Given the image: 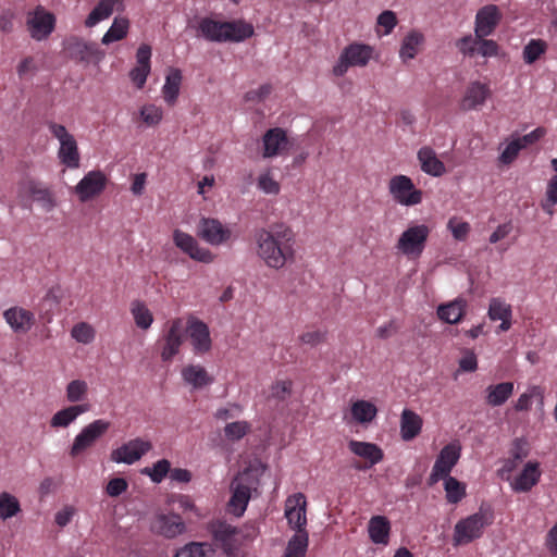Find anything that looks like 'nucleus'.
Returning a JSON list of instances; mask_svg holds the SVG:
<instances>
[{
    "mask_svg": "<svg viewBox=\"0 0 557 557\" xmlns=\"http://www.w3.org/2000/svg\"><path fill=\"white\" fill-rule=\"evenodd\" d=\"M257 256L274 270L283 269L295 259V237L293 231L283 224L270 230L260 228L255 234Z\"/></svg>",
    "mask_w": 557,
    "mask_h": 557,
    "instance_id": "obj_1",
    "label": "nucleus"
},
{
    "mask_svg": "<svg viewBox=\"0 0 557 557\" xmlns=\"http://www.w3.org/2000/svg\"><path fill=\"white\" fill-rule=\"evenodd\" d=\"M198 36L212 42H240L250 38L253 33V26L244 20L231 22H220L209 17L199 21L197 27Z\"/></svg>",
    "mask_w": 557,
    "mask_h": 557,
    "instance_id": "obj_2",
    "label": "nucleus"
},
{
    "mask_svg": "<svg viewBox=\"0 0 557 557\" xmlns=\"http://www.w3.org/2000/svg\"><path fill=\"white\" fill-rule=\"evenodd\" d=\"M494 513L491 507L481 506L476 512L455 524L453 542L455 546L466 545L479 539L485 527L492 524Z\"/></svg>",
    "mask_w": 557,
    "mask_h": 557,
    "instance_id": "obj_3",
    "label": "nucleus"
},
{
    "mask_svg": "<svg viewBox=\"0 0 557 557\" xmlns=\"http://www.w3.org/2000/svg\"><path fill=\"white\" fill-rule=\"evenodd\" d=\"M259 481L251 470H244L232 481L230 490L232 496L228 500V511L236 517H242L251 498L252 491H257Z\"/></svg>",
    "mask_w": 557,
    "mask_h": 557,
    "instance_id": "obj_4",
    "label": "nucleus"
},
{
    "mask_svg": "<svg viewBox=\"0 0 557 557\" xmlns=\"http://www.w3.org/2000/svg\"><path fill=\"white\" fill-rule=\"evenodd\" d=\"M430 232L425 224L410 225L400 234L395 247L404 256L417 259L426 246Z\"/></svg>",
    "mask_w": 557,
    "mask_h": 557,
    "instance_id": "obj_5",
    "label": "nucleus"
},
{
    "mask_svg": "<svg viewBox=\"0 0 557 557\" xmlns=\"http://www.w3.org/2000/svg\"><path fill=\"white\" fill-rule=\"evenodd\" d=\"M48 128L60 143L58 157L61 163L70 169H77L79 166V152L74 136L62 124L50 122Z\"/></svg>",
    "mask_w": 557,
    "mask_h": 557,
    "instance_id": "obj_6",
    "label": "nucleus"
},
{
    "mask_svg": "<svg viewBox=\"0 0 557 557\" xmlns=\"http://www.w3.org/2000/svg\"><path fill=\"white\" fill-rule=\"evenodd\" d=\"M199 238L211 246H222L232 242L234 235L228 225L214 218L202 216L196 228Z\"/></svg>",
    "mask_w": 557,
    "mask_h": 557,
    "instance_id": "obj_7",
    "label": "nucleus"
},
{
    "mask_svg": "<svg viewBox=\"0 0 557 557\" xmlns=\"http://www.w3.org/2000/svg\"><path fill=\"white\" fill-rule=\"evenodd\" d=\"M63 45L67 55L76 62L98 64L104 58V52L97 44L81 37H69Z\"/></svg>",
    "mask_w": 557,
    "mask_h": 557,
    "instance_id": "obj_8",
    "label": "nucleus"
},
{
    "mask_svg": "<svg viewBox=\"0 0 557 557\" xmlns=\"http://www.w3.org/2000/svg\"><path fill=\"white\" fill-rule=\"evenodd\" d=\"M460 454L461 446L456 442L449 443L441 449L428 479L429 486H433L443 478L449 476L460 458Z\"/></svg>",
    "mask_w": 557,
    "mask_h": 557,
    "instance_id": "obj_9",
    "label": "nucleus"
},
{
    "mask_svg": "<svg viewBox=\"0 0 557 557\" xmlns=\"http://www.w3.org/2000/svg\"><path fill=\"white\" fill-rule=\"evenodd\" d=\"M388 191L399 205L411 207L422 201V191L417 189L412 180L407 175H395L388 182Z\"/></svg>",
    "mask_w": 557,
    "mask_h": 557,
    "instance_id": "obj_10",
    "label": "nucleus"
},
{
    "mask_svg": "<svg viewBox=\"0 0 557 557\" xmlns=\"http://www.w3.org/2000/svg\"><path fill=\"white\" fill-rule=\"evenodd\" d=\"M284 516L296 533L307 532V499L302 493H295L286 498Z\"/></svg>",
    "mask_w": 557,
    "mask_h": 557,
    "instance_id": "obj_11",
    "label": "nucleus"
},
{
    "mask_svg": "<svg viewBox=\"0 0 557 557\" xmlns=\"http://www.w3.org/2000/svg\"><path fill=\"white\" fill-rule=\"evenodd\" d=\"M109 428L110 422L102 419L95 420L83 428L74 438L70 449V455L72 457H76L94 446V444L108 431Z\"/></svg>",
    "mask_w": 557,
    "mask_h": 557,
    "instance_id": "obj_12",
    "label": "nucleus"
},
{
    "mask_svg": "<svg viewBox=\"0 0 557 557\" xmlns=\"http://www.w3.org/2000/svg\"><path fill=\"white\" fill-rule=\"evenodd\" d=\"M184 342V325L180 318L168 323L166 330L161 338L160 356L162 361H171L181 349Z\"/></svg>",
    "mask_w": 557,
    "mask_h": 557,
    "instance_id": "obj_13",
    "label": "nucleus"
},
{
    "mask_svg": "<svg viewBox=\"0 0 557 557\" xmlns=\"http://www.w3.org/2000/svg\"><path fill=\"white\" fill-rule=\"evenodd\" d=\"M173 242L182 252L195 261L211 263L215 259V256L208 248L200 246L194 236L178 228L173 232Z\"/></svg>",
    "mask_w": 557,
    "mask_h": 557,
    "instance_id": "obj_14",
    "label": "nucleus"
},
{
    "mask_svg": "<svg viewBox=\"0 0 557 557\" xmlns=\"http://www.w3.org/2000/svg\"><path fill=\"white\" fill-rule=\"evenodd\" d=\"M151 448L152 444L150 441L140 437L133 438L113 449L110 459L115 463L133 465L140 460Z\"/></svg>",
    "mask_w": 557,
    "mask_h": 557,
    "instance_id": "obj_15",
    "label": "nucleus"
},
{
    "mask_svg": "<svg viewBox=\"0 0 557 557\" xmlns=\"http://www.w3.org/2000/svg\"><path fill=\"white\" fill-rule=\"evenodd\" d=\"M149 529L152 533L174 539L183 534L186 530L183 519L175 513H157L150 520Z\"/></svg>",
    "mask_w": 557,
    "mask_h": 557,
    "instance_id": "obj_16",
    "label": "nucleus"
},
{
    "mask_svg": "<svg viewBox=\"0 0 557 557\" xmlns=\"http://www.w3.org/2000/svg\"><path fill=\"white\" fill-rule=\"evenodd\" d=\"M186 331L196 355H205L211 350L212 341L208 325L201 320L189 317Z\"/></svg>",
    "mask_w": 557,
    "mask_h": 557,
    "instance_id": "obj_17",
    "label": "nucleus"
},
{
    "mask_svg": "<svg viewBox=\"0 0 557 557\" xmlns=\"http://www.w3.org/2000/svg\"><path fill=\"white\" fill-rule=\"evenodd\" d=\"M107 176L101 171L88 172L75 186L79 201L87 202L99 196L106 188Z\"/></svg>",
    "mask_w": 557,
    "mask_h": 557,
    "instance_id": "obj_18",
    "label": "nucleus"
},
{
    "mask_svg": "<svg viewBox=\"0 0 557 557\" xmlns=\"http://www.w3.org/2000/svg\"><path fill=\"white\" fill-rule=\"evenodd\" d=\"M503 18L499 8L486 4L478 10L474 18V34L478 37L492 35Z\"/></svg>",
    "mask_w": 557,
    "mask_h": 557,
    "instance_id": "obj_19",
    "label": "nucleus"
},
{
    "mask_svg": "<svg viewBox=\"0 0 557 557\" xmlns=\"http://www.w3.org/2000/svg\"><path fill=\"white\" fill-rule=\"evenodd\" d=\"M492 91L488 84L480 81L470 82L467 86L463 97L460 102V108L463 111L480 110L491 97Z\"/></svg>",
    "mask_w": 557,
    "mask_h": 557,
    "instance_id": "obj_20",
    "label": "nucleus"
},
{
    "mask_svg": "<svg viewBox=\"0 0 557 557\" xmlns=\"http://www.w3.org/2000/svg\"><path fill=\"white\" fill-rule=\"evenodd\" d=\"M20 195H29L37 201L41 208L50 212L57 206L53 194L49 188L35 180H24L18 185Z\"/></svg>",
    "mask_w": 557,
    "mask_h": 557,
    "instance_id": "obj_21",
    "label": "nucleus"
},
{
    "mask_svg": "<svg viewBox=\"0 0 557 557\" xmlns=\"http://www.w3.org/2000/svg\"><path fill=\"white\" fill-rule=\"evenodd\" d=\"M54 22V16L51 13L38 7L27 18L30 36L36 40L45 39L52 33Z\"/></svg>",
    "mask_w": 557,
    "mask_h": 557,
    "instance_id": "obj_22",
    "label": "nucleus"
},
{
    "mask_svg": "<svg viewBox=\"0 0 557 557\" xmlns=\"http://www.w3.org/2000/svg\"><path fill=\"white\" fill-rule=\"evenodd\" d=\"M214 541L221 545L226 555H233L239 547L238 531L226 522H214L211 525Z\"/></svg>",
    "mask_w": 557,
    "mask_h": 557,
    "instance_id": "obj_23",
    "label": "nucleus"
},
{
    "mask_svg": "<svg viewBox=\"0 0 557 557\" xmlns=\"http://www.w3.org/2000/svg\"><path fill=\"white\" fill-rule=\"evenodd\" d=\"M262 157L274 158L287 150L288 138L283 128L275 127L268 129L262 137Z\"/></svg>",
    "mask_w": 557,
    "mask_h": 557,
    "instance_id": "obj_24",
    "label": "nucleus"
},
{
    "mask_svg": "<svg viewBox=\"0 0 557 557\" xmlns=\"http://www.w3.org/2000/svg\"><path fill=\"white\" fill-rule=\"evenodd\" d=\"M5 322L15 333H27L35 323V315L22 307H12L3 312Z\"/></svg>",
    "mask_w": 557,
    "mask_h": 557,
    "instance_id": "obj_25",
    "label": "nucleus"
},
{
    "mask_svg": "<svg viewBox=\"0 0 557 557\" xmlns=\"http://www.w3.org/2000/svg\"><path fill=\"white\" fill-rule=\"evenodd\" d=\"M418 161L421 171L433 177H441L446 173L445 164L438 159L435 150L429 146H423L418 150Z\"/></svg>",
    "mask_w": 557,
    "mask_h": 557,
    "instance_id": "obj_26",
    "label": "nucleus"
},
{
    "mask_svg": "<svg viewBox=\"0 0 557 557\" xmlns=\"http://www.w3.org/2000/svg\"><path fill=\"white\" fill-rule=\"evenodd\" d=\"M123 0H99L97 5L88 14L85 26L94 27L101 21L109 18L114 11H122Z\"/></svg>",
    "mask_w": 557,
    "mask_h": 557,
    "instance_id": "obj_27",
    "label": "nucleus"
},
{
    "mask_svg": "<svg viewBox=\"0 0 557 557\" xmlns=\"http://www.w3.org/2000/svg\"><path fill=\"white\" fill-rule=\"evenodd\" d=\"M541 478V471L537 462H528L522 472L510 483V486L516 492H529L534 485L537 484Z\"/></svg>",
    "mask_w": 557,
    "mask_h": 557,
    "instance_id": "obj_28",
    "label": "nucleus"
},
{
    "mask_svg": "<svg viewBox=\"0 0 557 557\" xmlns=\"http://www.w3.org/2000/svg\"><path fill=\"white\" fill-rule=\"evenodd\" d=\"M391 523L384 516H373L368 523L370 540L376 545L386 546L389 542Z\"/></svg>",
    "mask_w": 557,
    "mask_h": 557,
    "instance_id": "obj_29",
    "label": "nucleus"
},
{
    "mask_svg": "<svg viewBox=\"0 0 557 557\" xmlns=\"http://www.w3.org/2000/svg\"><path fill=\"white\" fill-rule=\"evenodd\" d=\"M422 418L410 409H404L400 414V435L404 441L417 437L422 429Z\"/></svg>",
    "mask_w": 557,
    "mask_h": 557,
    "instance_id": "obj_30",
    "label": "nucleus"
},
{
    "mask_svg": "<svg viewBox=\"0 0 557 557\" xmlns=\"http://www.w3.org/2000/svg\"><path fill=\"white\" fill-rule=\"evenodd\" d=\"M184 382L195 389L212 384L213 377L199 364H188L182 369Z\"/></svg>",
    "mask_w": 557,
    "mask_h": 557,
    "instance_id": "obj_31",
    "label": "nucleus"
},
{
    "mask_svg": "<svg viewBox=\"0 0 557 557\" xmlns=\"http://www.w3.org/2000/svg\"><path fill=\"white\" fill-rule=\"evenodd\" d=\"M90 410L89 404L73 405L62 410L57 411L51 420L50 425L52 428H67L73 423L78 416Z\"/></svg>",
    "mask_w": 557,
    "mask_h": 557,
    "instance_id": "obj_32",
    "label": "nucleus"
},
{
    "mask_svg": "<svg viewBox=\"0 0 557 557\" xmlns=\"http://www.w3.org/2000/svg\"><path fill=\"white\" fill-rule=\"evenodd\" d=\"M183 81L182 71L176 67H170L165 76L164 85L162 86V95L164 101L169 106H173L180 95V89Z\"/></svg>",
    "mask_w": 557,
    "mask_h": 557,
    "instance_id": "obj_33",
    "label": "nucleus"
},
{
    "mask_svg": "<svg viewBox=\"0 0 557 557\" xmlns=\"http://www.w3.org/2000/svg\"><path fill=\"white\" fill-rule=\"evenodd\" d=\"M424 42V36L421 32L412 29L403 39L399 58L403 62H408L416 58L419 52V48Z\"/></svg>",
    "mask_w": 557,
    "mask_h": 557,
    "instance_id": "obj_34",
    "label": "nucleus"
},
{
    "mask_svg": "<svg viewBox=\"0 0 557 557\" xmlns=\"http://www.w3.org/2000/svg\"><path fill=\"white\" fill-rule=\"evenodd\" d=\"M467 301L462 298H457L447 304L440 305L437 308L438 318L449 324L458 323L463 314Z\"/></svg>",
    "mask_w": 557,
    "mask_h": 557,
    "instance_id": "obj_35",
    "label": "nucleus"
},
{
    "mask_svg": "<svg viewBox=\"0 0 557 557\" xmlns=\"http://www.w3.org/2000/svg\"><path fill=\"white\" fill-rule=\"evenodd\" d=\"M513 393V383L503 382L485 388V401L492 407L504 405Z\"/></svg>",
    "mask_w": 557,
    "mask_h": 557,
    "instance_id": "obj_36",
    "label": "nucleus"
},
{
    "mask_svg": "<svg viewBox=\"0 0 557 557\" xmlns=\"http://www.w3.org/2000/svg\"><path fill=\"white\" fill-rule=\"evenodd\" d=\"M488 318L492 321H502L499 329L505 332L511 326V307L499 298H493L488 306Z\"/></svg>",
    "mask_w": 557,
    "mask_h": 557,
    "instance_id": "obj_37",
    "label": "nucleus"
},
{
    "mask_svg": "<svg viewBox=\"0 0 557 557\" xmlns=\"http://www.w3.org/2000/svg\"><path fill=\"white\" fill-rule=\"evenodd\" d=\"M349 449L355 455L369 460L371 466L379 463L383 459L382 449L372 443L350 441Z\"/></svg>",
    "mask_w": 557,
    "mask_h": 557,
    "instance_id": "obj_38",
    "label": "nucleus"
},
{
    "mask_svg": "<svg viewBox=\"0 0 557 557\" xmlns=\"http://www.w3.org/2000/svg\"><path fill=\"white\" fill-rule=\"evenodd\" d=\"M350 414L355 422L366 425L374 420L377 408L371 401L357 400L350 407Z\"/></svg>",
    "mask_w": 557,
    "mask_h": 557,
    "instance_id": "obj_39",
    "label": "nucleus"
},
{
    "mask_svg": "<svg viewBox=\"0 0 557 557\" xmlns=\"http://www.w3.org/2000/svg\"><path fill=\"white\" fill-rule=\"evenodd\" d=\"M343 52L351 66H366L372 57V48L361 44L349 45Z\"/></svg>",
    "mask_w": 557,
    "mask_h": 557,
    "instance_id": "obj_40",
    "label": "nucleus"
},
{
    "mask_svg": "<svg viewBox=\"0 0 557 557\" xmlns=\"http://www.w3.org/2000/svg\"><path fill=\"white\" fill-rule=\"evenodd\" d=\"M129 28V21L125 17H115L112 25L101 38L103 45L120 41L126 37Z\"/></svg>",
    "mask_w": 557,
    "mask_h": 557,
    "instance_id": "obj_41",
    "label": "nucleus"
},
{
    "mask_svg": "<svg viewBox=\"0 0 557 557\" xmlns=\"http://www.w3.org/2000/svg\"><path fill=\"white\" fill-rule=\"evenodd\" d=\"M309 543L308 532L295 533L288 541L283 557H305Z\"/></svg>",
    "mask_w": 557,
    "mask_h": 557,
    "instance_id": "obj_42",
    "label": "nucleus"
},
{
    "mask_svg": "<svg viewBox=\"0 0 557 557\" xmlns=\"http://www.w3.org/2000/svg\"><path fill=\"white\" fill-rule=\"evenodd\" d=\"M215 549L211 544L193 542L182 547L174 557H214Z\"/></svg>",
    "mask_w": 557,
    "mask_h": 557,
    "instance_id": "obj_43",
    "label": "nucleus"
},
{
    "mask_svg": "<svg viewBox=\"0 0 557 557\" xmlns=\"http://www.w3.org/2000/svg\"><path fill=\"white\" fill-rule=\"evenodd\" d=\"M131 312L139 329L147 330L153 322V315L148 307L139 300H135L131 305Z\"/></svg>",
    "mask_w": 557,
    "mask_h": 557,
    "instance_id": "obj_44",
    "label": "nucleus"
},
{
    "mask_svg": "<svg viewBox=\"0 0 557 557\" xmlns=\"http://www.w3.org/2000/svg\"><path fill=\"white\" fill-rule=\"evenodd\" d=\"M446 499L449 504H457L466 496V485L454 476L443 478Z\"/></svg>",
    "mask_w": 557,
    "mask_h": 557,
    "instance_id": "obj_45",
    "label": "nucleus"
},
{
    "mask_svg": "<svg viewBox=\"0 0 557 557\" xmlns=\"http://www.w3.org/2000/svg\"><path fill=\"white\" fill-rule=\"evenodd\" d=\"M21 511L18 499L8 492L0 493V520L13 518Z\"/></svg>",
    "mask_w": 557,
    "mask_h": 557,
    "instance_id": "obj_46",
    "label": "nucleus"
},
{
    "mask_svg": "<svg viewBox=\"0 0 557 557\" xmlns=\"http://www.w3.org/2000/svg\"><path fill=\"white\" fill-rule=\"evenodd\" d=\"M547 50V44L542 39H531L523 48L522 57L527 64H533Z\"/></svg>",
    "mask_w": 557,
    "mask_h": 557,
    "instance_id": "obj_47",
    "label": "nucleus"
},
{
    "mask_svg": "<svg viewBox=\"0 0 557 557\" xmlns=\"http://www.w3.org/2000/svg\"><path fill=\"white\" fill-rule=\"evenodd\" d=\"M65 393L70 403H79L86 399L88 385L84 380H73L66 385Z\"/></svg>",
    "mask_w": 557,
    "mask_h": 557,
    "instance_id": "obj_48",
    "label": "nucleus"
},
{
    "mask_svg": "<svg viewBox=\"0 0 557 557\" xmlns=\"http://www.w3.org/2000/svg\"><path fill=\"white\" fill-rule=\"evenodd\" d=\"M139 115L147 126H157L162 121L163 110L156 104L148 103L139 109Z\"/></svg>",
    "mask_w": 557,
    "mask_h": 557,
    "instance_id": "obj_49",
    "label": "nucleus"
},
{
    "mask_svg": "<svg viewBox=\"0 0 557 557\" xmlns=\"http://www.w3.org/2000/svg\"><path fill=\"white\" fill-rule=\"evenodd\" d=\"M480 38L475 34L466 35L456 41V47L462 55L472 58L478 53Z\"/></svg>",
    "mask_w": 557,
    "mask_h": 557,
    "instance_id": "obj_50",
    "label": "nucleus"
},
{
    "mask_svg": "<svg viewBox=\"0 0 557 557\" xmlns=\"http://www.w3.org/2000/svg\"><path fill=\"white\" fill-rule=\"evenodd\" d=\"M171 471V463L166 459H161L153 463L151 468H145L144 474H147L153 483H160Z\"/></svg>",
    "mask_w": 557,
    "mask_h": 557,
    "instance_id": "obj_51",
    "label": "nucleus"
},
{
    "mask_svg": "<svg viewBox=\"0 0 557 557\" xmlns=\"http://www.w3.org/2000/svg\"><path fill=\"white\" fill-rule=\"evenodd\" d=\"M249 430L250 424L247 421H235L225 425L224 434L228 441L235 442L242 440Z\"/></svg>",
    "mask_w": 557,
    "mask_h": 557,
    "instance_id": "obj_52",
    "label": "nucleus"
},
{
    "mask_svg": "<svg viewBox=\"0 0 557 557\" xmlns=\"http://www.w3.org/2000/svg\"><path fill=\"white\" fill-rule=\"evenodd\" d=\"M72 337L81 344H89L95 339V330L85 322L76 324L71 331Z\"/></svg>",
    "mask_w": 557,
    "mask_h": 557,
    "instance_id": "obj_53",
    "label": "nucleus"
},
{
    "mask_svg": "<svg viewBox=\"0 0 557 557\" xmlns=\"http://www.w3.org/2000/svg\"><path fill=\"white\" fill-rule=\"evenodd\" d=\"M257 186L267 195H277L281 190L280 183L274 180L269 171L259 175Z\"/></svg>",
    "mask_w": 557,
    "mask_h": 557,
    "instance_id": "obj_54",
    "label": "nucleus"
},
{
    "mask_svg": "<svg viewBox=\"0 0 557 557\" xmlns=\"http://www.w3.org/2000/svg\"><path fill=\"white\" fill-rule=\"evenodd\" d=\"M521 149L522 148L519 145L518 140L515 137H512L511 140L506 145V147L500 152L498 161L505 165L512 163L518 157Z\"/></svg>",
    "mask_w": 557,
    "mask_h": 557,
    "instance_id": "obj_55",
    "label": "nucleus"
},
{
    "mask_svg": "<svg viewBox=\"0 0 557 557\" xmlns=\"http://www.w3.org/2000/svg\"><path fill=\"white\" fill-rule=\"evenodd\" d=\"M447 227L456 240H465L470 231V224L468 222L458 221L456 218L448 221Z\"/></svg>",
    "mask_w": 557,
    "mask_h": 557,
    "instance_id": "obj_56",
    "label": "nucleus"
},
{
    "mask_svg": "<svg viewBox=\"0 0 557 557\" xmlns=\"http://www.w3.org/2000/svg\"><path fill=\"white\" fill-rule=\"evenodd\" d=\"M498 45L496 41L492 39H486V37H481L479 41L478 54L483 58L496 57L498 54Z\"/></svg>",
    "mask_w": 557,
    "mask_h": 557,
    "instance_id": "obj_57",
    "label": "nucleus"
},
{
    "mask_svg": "<svg viewBox=\"0 0 557 557\" xmlns=\"http://www.w3.org/2000/svg\"><path fill=\"white\" fill-rule=\"evenodd\" d=\"M377 25L384 27V29H385L384 34L385 35L391 34L392 30L397 25V17H396L395 12H393L391 10L383 11L377 16Z\"/></svg>",
    "mask_w": 557,
    "mask_h": 557,
    "instance_id": "obj_58",
    "label": "nucleus"
},
{
    "mask_svg": "<svg viewBox=\"0 0 557 557\" xmlns=\"http://www.w3.org/2000/svg\"><path fill=\"white\" fill-rule=\"evenodd\" d=\"M127 487H128V483L125 479L114 478L108 482L106 492L111 497H117L121 494H123L124 492H126Z\"/></svg>",
    "mask_w": 557,
    "mask_h": 557,
    "instance_id": "obj_59",
    "label": "nucleus"
},
{
    "mask_svg": "<svg viewBox=\"0 0 557 557\" xmlns=\"http://www.w3.org/2000/svg\"><path fill=\"white\" fill-rule=\"evenodd\" d=\"M510 456L521 462L529 456V444L523 438H516L510 449Z\"/></svg>",
    "mask_w": 557,
    "mask_h": 557,
    "instance_id": "obj_60",
    "label": "nucleus"
},
{
    "mask_svg": "<svg viewBox=\"0 0 557 557\" xmlns=\"http://www.w3.org/2000/svg\"><path fill=\"white\" fill-rule=\"evenodd\" d=\"M546 134V129L544 127H537L531 133L522 136V137H515L521 148H527L528 146H531L535 143H537L541 138H543Z\"/></svg>",
    "mask_w": 557,
    "mask_h": 557,
    "instance_id": "obj_61",
    "label": "nucleus"
},
{
    "mask_svg": "<svg viewBox=\"0 0 557 557\" xmlns=\"http://www.w3.org/2000/svg\"><path fill=\"white\" fill-rule=\"evenodd\" d=\"M292 383L288 381H280L272 385L271 387V397L284 400L287 396L290 395Z\"/></svg>",
    "mask_w": 557,
    "mask_h": 557,
    "instance_id": "obj_62",
    "label": "nucleus"
},
{
    "mask_svg": "<svg viewBox=\"0 0 557 557\" xmlns=\"http://www.w3.org/2000/svg\"><path fill=\"white\" fill-rule=\"evenodd\" d=\"M272 87L269 84H264L257 89L249 90L245 94L246 101L260 102L264 100L271 94Z\"/></svg>",
    "mask_w": 557,
    "mask_h": 557,
    "instance_id": "obj_63",
    "label": "nucleus"
},
{
    "mask_svg": "<svg viewBox=\"0 0 557 557\" xmlns=\"http://www.w3.org/2000/svg\"><path fill=\"white\" fill-rule=\"evenodd\" d=\"M150 73V67L145 66H135L129 72V77L133 81V83L137 86L138 89H141L147 81V77Z\"/></svg>",
    "mask_w": 557,
    "mask_h": 557,
    "instance_id": "obj_64",
    "label": "nucleus"
}]
</instances>
